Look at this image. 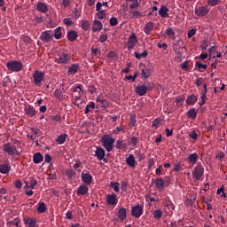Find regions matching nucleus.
I'll use <instances>...</instances> for the list:
<instances>
[{"mask_svg": "<svg viewBox=\"0 0 227 227\" xmlns=\"http://www.w3.org/2000/svg\"><path fill=\"white\" fill-rule=\"evenodd\" d=\"M114 141L116 140L109 135H105L101 137L102 146H104L106 152H113V148H114Z\"/></svg>", "mask_w": 227, "mask_h": 227, "instance_id": "f257e3e1", "label": "nucleus"}, {"mask_svg": "<svg viewBox=\"0 0 227 227\" xmlns=\"http://www.w3.org/2000/svg\"><path fill=\"white\" fill-rule=\"evenodd\" d=\"M6 67L9 72H20L24 66L22 65V62L19 60H11L6 63Z\"/></svg>", "mask_w": 227, "mask_h": 227, "instance_id": "f03ea898", "label": "nucleus"}, {"mask_svg": "<svg viewBox=\"0 0 227 227\" xmlns=\"http://www.w3.org/2000/svg\"><path fill=\"white\" fill-rule=\"evenodd\" d=\"M3 150L7 155H20V152L17 150V147L10 144L4 145Z\"/></svg>", "mask_w": 227, "mask_h": 227, "instance_id": "7ed1b4c3", "label": "nucleus"}, {"mask_svg": "<svg viewBox=\"0 0 227 227\" xmlns=\"http://www.w3.org/2000/svg\"><path fill=\"white\" fill-rule=\"evenodd\" d=\"M208 12H210V10L207 6H200L195 8V15L198 17H206V15H208Z\"/></svg>", "mask_w": 227, "mask_h": 227, "instance_id": "20e7f679", "label": "nucleus"}, {"mask_svg": "<svg viewBox=\"0 0 227 227\" xmlns=\"http://www.w3.org/2000/svg\"><path fill=\"white\" fill-rule=\"evenodd\" d=\"M32 134H27V137L31 139L32 141H36L40 136H42V130L36 129V128H31Z\"/></svg>", "mask_w": 227, "mask_h": 227, "instance_id": "39448f33", "label": "nucleus"}, {"mask_svg": "<svg viewBox=\"0 0 227 227\" xmlns=\"http://www.w3.org/2000/svg\"><path fill=\"white\" fill-rule=\"evenodd\" d=\"M56 63H59L61 65H67L68 61H70V55L67 53L60 54L58 58L55 59Z\"/></svg>", "mask_w": 227, "mask_h": 227, "instance_id": "423d86ee", "label": "nucleus"}, {"mask_svg": "<svg viewBox=\"0 0 227 227\" xmlns=\"http://www.w3.org/2000/svg\"><path fill=\"white\" fill-rule=\"evenodd\" d=\"M33 79L35 86H40V84H42V81H43V73L35 71L33 74Z\"/></svg>", "mask_w": 227, "mask_h": 227, "instance_id": "0eeeda50", "label": "nucleus"}, {"mask_svg": "<svg viewBox=\"0 0 227 227\" xmlns=\"http://www.w3.org/2000/svg\"><path fill=\"white\" fill-rule=\"evenodd\" d=\"M12 171V166L10 165V161H4L0 164V173L2 175H8Z\"/></svg>", "mask_w": 227, "mask_h": 227, "instance_id": "6e6552de", "label": "nucleus"}, {"mask_svg": "<svg viewBox=\"0 0 227 227\" xmlns=\"http://www.w3.org/2000/svg\"><path fill=\"white\" fill-rule=\"evenodd\" d=\"M25 114L28 116V118H33V116L36 115V109H35V106L31 105H27L24 108Z\"/></svg>", "mask_w": 227, "mask_h": 227, "instance_id": "1a4fd4ad", "label": "nucleus"}, {"mask_svg": "<svg viewBox=\"0 0 227 227\" xmlns=\"http://www.w3.org/2000/svg\"><path fill=\"white\" fill-rule=\"evenodd\" d=\"M147 91H148V87H146V85L145 84L138 85L135 88V93H137V95H139V97H145Z\"/></svg>", "mask_w": 227, "mask_h": 227, "instance_id": "9d476101", "label": "nucleus"}, {"mask_svg": "<svg viewBox=\"0 0 227 227\" xmlns=\"http://www.w3.org/2000/svg\"><path fill=\"white\" fill-rule=\"evenodd\" d=\"M204 168L202 166H198L192 172L194 180H200L203 176Z\"/></svg>", "mask_w": 227, "mask_h": 227, "instance_id": "9b49d317", "label": "nucleus"}, {"mask_svg": "<svg viewBox=\"0 0 227 227\" xmlns=\"http://www.w3.org/2000/svg\"><path fill=\"white\" fill-rule=\"evenodd\" d=\"M131 215L138 219V217H141L143 215V207L139 205L135 206L131 209Z\"/></svg>", "mask_w": 227, "mask_h": 227, "instance_id": "f8f14e48", "label": "nucleus"}, {"mask_svg": "<svg viewBox=\"0 0 227 227\" xmlns=\"http://www.w3.org/2000/svg\"><path fill=\"white\" fill-rule=\"evenodd\" d=\"M81 178L86 185H91V182H93V176L90 175V172H82L81 175Z\"/></svg>", "mask_w": 227, "mask_h": 227, "instance_id": "ddd939ff", "label": "nucleus"}, {"mask_svg": "<svg viewBox=\"0 0 227 227\" xmlns=\"http://www.w3.org/2000/svg\"><path fill=\"white\" fill-rule=\"evenodd\" d=\"M51 33V30L43 32L40 35V40H42V42H45V43H49V42H51V38H52V34Z\"/></svg>", "mask_w": 227, "mask_h": 227, "instance_id": "4468645a", "label": "nucleus"}, {"mask_svg": "<svg viewBox=\"0 0 227 227\" xmlns=\"http://www.w3.org/2000/svg\"><path fill=\"white\" fill-rule=\"evenodd\" d=\"M136 43H137V38L136 37V34H132L128 40V49L129 51H131V49H134L136 46Z\"/></svg>", "mask_w": 227, "mask_h": 227, "instance_id": "2eb2a0df", "label": "nucleus"}, {"mask_svg": "<svg viewBox=\"0 0 227 227\" xmlns=\"http://www.w3.org/2000/svg\"><path fill=\"white\" fill-rule=\"evenodd\" d=\"M209 56L213 59H215V58H222L223 55L221 54V51H217V47L216 46H212L209 49Z\"/></svg>", "mask_w": 227, "mask_h": 227, "instance_id": "dca6fc26", "label": "nucleus"}, {"mask_svg": "<svg viewBox=\"0 0 227 227\" xmlns=\"http://www.w3.org/2000/svg\"><path fill=\"white\" fill-rule=\"evenodd\" d=\"M106 203L107 205H117L118 199L116 197V194H109L106 196Z\"/></svg>", "mask_w": 227, "mask_h": 227, "instance_id": "f3484780", "label": "nucleus"}, {"mask_svg": "<svg viewBox=\"0 0 227 227\" xmlns=\"http://www.w3.org/2000/svg\"><path fill=\"white\" fill-rule=\"evenodd\" d=\"M37 12H41V13H47L49 12V7L43 2H38L36 4Z\"/></svg>", "mask_w": 227, "mask_h": 227, "instance_id": "a211bd4d", "label": "nucleus"}, {"mask_svg": "<svg viewBox=\"0 0 227 227\" xmlns=\"http://www.w3.org/2000/svg\"><path fill=\"white\" fill-rule=\"evenodd\" d=\"M155 185L158 191L162 192L164 191L165 182L162 177H158L155 179Z\"/></svg>", "mask_w": 227, "mask_h": 227, "instance_id": "6ab92c4d", "label": "nucleus"}, {"mask_svg": "<svg viewBox=\"0 0 227 227\" xmlns=\"http://www.w3.org/2000/svg\"><path fill=\"white\" fill-rule=\"evenodd\" d=\"M96 11L98 12L97 13L98 17L99 19H104V17H106V11H102V3L98 2L96 4Z\"/></svg>", "mask_w": 227, "mask_h": 227, "instance_id": "aec40b11", "label": "nucleus"}, {"mask_svg": "<svg viewBox=\"0 0 227 227\" xmlns=\"http://www.w3.org/2000/svg\"><path fill=\"white\" fill-rule=\"evenodd\" d=\"M90 191V189L86 186V184H82L78 187L76 191L77 196H84Z\"/></svg>", "mask_w": 227, "mask_h": 227, "instance_id": "412c9836", "label": "nucleus"}, {"mask_svg": "<svg viewBox=\"0 0 227 227\" xmlns=\"http://www.w3.org/2000/svg\"><path fill=\"white\" fill-rule=\"evenodd\" d=\"M95 155L98 160H102L106 157V151L102 147H96Z\"/></svg>", "mask_w": 227, "mask_h": 227, "instance_id": "4be33fe9", "label": "nucleus"}, {"mask_svg": "<svg viewBox=\"0 0 227 227\" xmlns=\"http://www.w3.org/2000/svg\"><path fill=\"white\" fill-rule=\"evenodd\" d=\"M25 187H27V189H35V186L38 184V182L36 181V179L30 177L29 181H25Z\"/></svg>", "mask_w": 227, "mask_h": 227, "instance_id": "5701e85b", "label": "nucleus"}, {"mask_svg": "<svg viewBox=\"0 0 227 227\" xmlns=\"http://www.w3.org/2000/svg\"><path fill=\"white\" fill-rule=\"evenodd\" d=\"M117 216L120 221H125L127 219V209L125 207H121L118 210Z\"/></svg>", "mask_w": 227, "mask_h": 227, "instance_id": "b1692460", "label": "nucleus"}, {"mask_svg": "<svg viewBox=\"0 0 227 227\" xmlns=\"http://www.w3.org/2000/svg\"><path fill=\"white\" fill-rule=\"evenodd\" d=\"M130 19H141L143 17V12L137 10L129 11Z\"/></svg>", "mask_w": 227, "mask_h": 227, "instance_id": "393cba45", "label": "nucleus"}, {"mask_svg": "<svg viewBox=\"0 0 227 227\" xmlns=\"http://www.w3.org/2000/svg\"><path fill=\"white\" fill-rule=\"evenodd\" d=\"M24 223H25L26 227H35L36 226V219L25 218Z\"/></svg>", "mask_w": 227, "mask_h": 227, "instance_id": "a878e982", "label": "nucleus"}, {"mask_svg": "<svg viewBox=\"0 0 227 227\" xmlns=\"http://www.w3.org/2000/svg\"><path fill=\"white\" fill-rule=\"evenodd\" d=\"M198 153H194L192 154H188V160L190 162V164H192V166H194V164H196V162H198Z\"/></svg>", "mask_w": 227, "mask_h": 227, "instance_id": "bb28decb", "label": "nucleus"}, {"mask_svg": "<svg viewBox=\"0 0 227 227\" xmlns=\"http://www.w3.org/2000/svg\"><path fill=\"white\" fill-rule=\"evenodd\" d=\"M168 12H169V9L166 6H161L160 9L159 10L158 13L160 17H162L163 19L166 17H169V14H168Z\"/></svg>", "mask_w": 227, "mask_h": 227, "instance_id": "cd10ccee", "label": "nucleus"}, {"mask_svg": "<svg viewBox=\"0 0 227 227\" xmlns=\"http://www.w3.org/2000/svg\"><path fill=\"white\" fill-rule=\"evenodd\" d=\"M198 102V97H196L194 94L190 95L186 99L187 106H192Z\"/></svg>", "mask_w": 227, "mask_h": 227, "instance_id": "c85d7f7f", "label": "nucleus"}, {"mask_svg": "<svg viewBox=\"0 0 227 227\" xmlns=\"http://www.w3.org/2000/svg\"><path fill=\"white\" fill-rule=\"evenodd\" d=\"M126 163L129 168H134L136 166V158H134L133 154H130L127 159H126Z\"/></svg>", "mask_w": 227, "mask_h": 227, "instance_id": "c756f323", "label": "nucleus"}, {"mask_svg": "<svg viewBox=\"0 0 227 227\" xmlns=\"http://www.w3.org/2000/svg\"><path fill=\"white\" fill-rule=\"evenodd\" d=\"M154 26H155V24H153V22H152V21L148 22L144 28L145 35H150V33H152V31H153Z\"/></svg>", "mask_w": 227, "mask_h": 227, "instance_id": "7c9ffc66", "label": "nucleus"}, {"mask_svg": "<svg viewBox=\"0 0 227 227\" xmlns=\"http://www.w3.org/2000/svg\"><path fill=\"white\" fill-rule=\"evenodd\" d=\"M100 30H102V22H100L99 20H94L92 31L94 33H97V31Z\"/></svg>", "mask_w": 227, "mask_h": 227, "instance_id": "2f4dec72", "label": "nucleus"}, {"mask_svg": "<svg viewBox=\"0 0 227 227\" xmlns=\"http://www.w3.org/2000/svg\"><path fill=\"white\" fill-rule=\"evenodd\" d=\"M43 160V156L42 155V153H36L35 154H34L33 161L35 162V164H40V162H42Z\"/></svg>", "mask_w": 227, "mask_h": 227, "instance_id": "473e14b6", "label": "nucleus"}, {"mask_svg": "<svg viewBox=\"0 0 227 227\" xmlns=\"http://www.w3.org/2000/svg\"><path fill=\"white\" fill-rule=\"evenodd\" d=\"M69 42H75L77 40V32L71 30L67 33Z\"/></svg>", "mask_w": 227, "mask_h": 227, "instance_id": "72a5a7b5", "label": "nucleus"}, {"mask_svg": "<svg viewBox=\"0 0 227 227\" xmlns=\"http://www.w3.org/2000/svg\"><path fill=\"white\" fill-rule=\"evenodd\" d=\"M67 137H68V135L67 134H61L59 135L57 139H56V143L58 145H63L65 143V141H67Z\"/></svg>", "mask_w": 227, "mask_h": 227, "instance_id": "f704fd0d", "label": "nucleus"}, {"mask_svg": "<svg viewBox=\"0 0 227 227\" xmlns=\"http://www.w3.org/2000/svg\"><path fill=\"white\" fill-rule=\"evenodd\" d=\"M77 72H79V66L78 65L73 64V65H71V67H69V68H68V73L69 74H77Z\"/></svg>", "mask_w": 227, "mask_h": 227, "instance_id": "c9c22d12", "label": "nucleus"}, {"mask_svg": "<svg viewBox=\"0 0 227 227\" xmlns=\"http://www.w3.org/2000/svg\"><path fill=\"white\" fill-rule=\"evenodd\" d=\"M197 115H198V112L196 111V108H192L188 111V118L194 120Z\"/></svg>", "mask_w": 227, "mask_h": 227, "instance_id": "e433bc0d", "label": "nucleus"}, {"mask_svg": "<svg viewBox=\"0 0 227 227\" xmlns=\"http://www.w3.org/2000/svg\"><path fill=\"white\" fill-rule=\"evenodd\" d=\"M81 27L83 29V31H88V29H90V21L86 20H82Z\"/></svg>", "mask_w": 227, "mask_h": 227, "instance_id": "4c0bfd02", "label": "nucleus"}, {"mask_svg": "<svg viewBox=\"0 0 227 227\" xmlns=\"http://www.w3.org/2000/svg\"><path fill=\"white\" fill-rule=\"evenodd\" d=\"M61 27H57L55 29V33L52 34V36H54V38H56V40H59V38H61Z\"/></svg>", "mask_w": 227, "mask_h": 227, "instance_id": "58836bf2", "label": "nucleus"}, {"mask_svg": "<svg viewBox=\"0 0 227 227\" xmlns=\"http://www.w3.org/2000/svg\"><path fill=\"white\" fill-rule=\"evenodd\" d=\"M47 210V207H45V203L41 202L37 207V212L39 214H43Z\"/></svg>", "mask_w": 227, "mask_h": 227, "instance_id": "ea45409f", "label": "nucleus"}, {"mask_svg": "<svg viewBox=\"0 0 227 227\" xmlns=\"http://www.w3.org/2000/svg\"><path fill=\"white\" fill-rule=\"evenodd\" d=\"M148 56V51H144L142 53H137V51H135V57L137 59H141V58H146Z\"/></svg>", "mask_w": 227, "mask_h": 227, "instance_id": "a19ab883", "label": "nucleus"}, {"mask_svg": "<svg viewBox=\"0 0 227 227\" xmlns=\"http://www.w3.org/2000/svg\"><path fill=\"white\" fill-rule=\"evenodd\" d=\"M153 215L154 219H160L162 217V211L160 209L154 210Z\"/></svg>", "mask_w": 227, "mask_h": 227, "instance_id": "79ce46f5", "label": "nucleus"}, {"mask_svg": "<svg viewBox=\"0 0 227 227\" xmlns=\"http://www.w3.org/2000/svg\"><path fill=\"white\" fill-rule=\"evenodd\" d=\"M110 187H112L115 192H120V183H111Z\"/></svg>", "mask_w": 227, "mask_h": 227, "instance_id": "37998d69", "label": "nucleus"}, {"mask_svg": "<svg viewBox=\"0 0 227 227\" xmlns=\"http://www.w3.org/2000/svg\"><path fill=\"white\" fill-rule=\"evenodd\" d=\"M208 6H217L221 3V0H207Z\"/></svg>", "mask_w": 227, "mask_h": 227, "instance_id": "c03bdc74", "label": "nucleus"}, {"mask_svg": "<svg viewBox=\"0 0 227 227\" xmlns=\"http://www.w3.org/2000/svg\"><path fill=\"white\" fill-rule=\"evenodd\" d=\"M142 75L144 79H148V77H150L151 75L150 69L148 68L142 69Z\"/></svg>", "mask_w": 227, "mask_h": 227, "instance_id": "a18cd8bd", "label": "nucleus"}, {"mask_svg": "<svg viewBox=\"0 0 227 227\" xmlns=\"http://www.w3.org/2000/svg\"><path fill=\"white\" fill-rule=\"evenodd\" d=\"M139 4H140V2L139 1H137L135 3H132L130 5H129V11H133V10H136L137 8H139Z\"/></svg>", "mask_w": 227, "mask_h": 227, "instance_id": "49530a36", "label": "nucleus"}, {"mask_svg": "<svg viewBox=\"0 0 227 227\" xmlns=\"http://www.w3.org/2000/svg\"><path fill=\"white\" fill-rule=\"evenodd\" d=\"M137 121L136 120V114H131L130 115V121H129V126L134 127L136 125V122Z\"/></svg>", "mask_w": 227, "mask_h": 227, "instance_id": "de8ad7c7", "label": "nucleus"}, {"mask_svg": "<svg viewBox=\"0 0 227 227\" xmlns=\"http://www.w3.org/2000/svg\"><path fill=\"white\" fill-rule=\"evenodd\" d=\"M63 22L66 26H72V24H74V21H72V18H66L63 20Z\"/></svg>", "mask_w": 227, "mask_h": 227, "instance_id": "09e8293b", "label": "nucleus"}, {"mask_svg": "<svg viewBox=\"0 0 227 227\" xmlns=\"http://www.w3.org/2000/svg\"><path fill=\"white\" fill-rule=\"evenodd\" d=\"M96 102H100V104H102L103 107H106V106L107 104V101H106V99H104L100 97L97 98Z\"/></svg>", "mask_w": 227, "mask_h": 227, "instance_id": "8fccbe9b", "label": "nucleus"}, {"mask_svg": "<svg viewBox=\"0 0 227 227\" xmlns=\"http://www.w3.org/2000/svg\"><path fill=\"white\" fill-rule=\"evenodd\" d=\"M195 67H196L197 68H199V69L203 68V70H207V65L201 64V62H197V63L195 64Z\"/></svg>", "mask_w": 227, "mask_h": 227, "instance_id": "3c124183", "label": "nucleus"}, {"mask_svg": "<svg viewBox=\"0 0 227 227\" xmlns=\"http://www.w3.org/2000/svg\"><path fill=\"white\" fill-rule=\"evenodd\" d=\"M166 35H168V36H175V31H173V28L168 27L166 30Z\"/></svg>", "mask_w": 227, "mask_h": 227, "instance_id": "603ef678", "label": "nucleus"}, {"mask_svg": "<svg viewBox=\"0 0 227 227\" xmlns=\"http://www.w3.org/2000/svg\"><path fill=\"white\" fill-rule=\"evenodd\" d=\"M14 187L16 189H22V182L20 180H16L14 182Z\"/></svg>", "mask_w": 227, "mask_h": 227, "instance_id": "864d4df0", "label": "nucleus"}, {"mask_svg": "<svg viewBox=\"0 0 227 227\" xmlns=\"http://www.w3.org/2000/svg\"><path fill=\"white\" fill-rule=\"evenodd\" d=\"M54 94H55V97L57 98H59V100H61V98H63V95L61 94V90H55Z\"/></svg>", "mask_w": 227, "mask_h": 227, "instance_id": "5fc2aeb1", "label": "nucleus"}, {"mask_svg": "<svg viewBox=\"0 0 227 227\" xmlns=\"http://www.w3.org/2000/svg\"><path fill=\"white\" fill-rule=\"evenodd\" d=\"M160 123H162V121L160 119H155L153 121V127H159V125H160Z\"/></svg>", "mask_w": 227, "mask_h": 227, "instance_id": "6e6d98bb", "label": "nucleus"}, {"mask_svg": "<svg viewBox=\"0 0 227 227\" xmlns=\"http://www.w3.org/2000/svg\"><path fill=\"white\" fill-rule=\"evenodd\" d=\"M187 35H188V38H192V36L196 35V29L192 28L191 30H189Z\"/></svg>", "mask_w": 227, "mask_h": 227, "instance_id": "4d7b16f0", "label": "nucleus"}, {"mask_svg": "<svg viewBox=\"0 0 227 227\" xmlns=\"http://www.w3.org/2000/svg\"><path fill=\"white\" fill-rule=\"evenodd\" d=\"M118 24V19L115 17L110 19V26H116Z\"/></svg>", "mask_w": 227, "mask_h": 227, "instance_id": "13d9d810", "label": "nucleus"}, {"mask_svg": "<svg viewBox=\"0 0 227 227\" xmlns=\"http://www.w3.org/2000/svg\"><path fill=\"white\" fill-rule=\"evenodd\" d=\"M136 77H137V73H135L134 75L126 76L127 81H136Z\"/></svg>", "mask_w": 227, "mask_h": 227, "instance_id": "bf43d9fd", "label": "nucleus"}, {"mask_svg": "<svg viewBox=\"0 0 227 227\" xmlns=\"http://www.w3.org/2000/svg\"><path fill=\"white\" fill-rule=\"evenodd\" d=\"M144 86H146L147 91H148V90H153L154 84L153 82H151L145 83Z\"/></svg>", "mask_w": 227, "mask_h": 227, "instance_id": "052dcab7", "label": "nucleus"}, {"mask_svg": "<svg viewBox=\"0 0 227 227\" xmlns=\"http://www.w3.org/2000/svg\"><path fill=\"white\" fill-rule=\"evenodd\" d=\"M119 132H125V129H123V127H117L114 131V134H118Z\"/></svg>", "mask_w": 227, "mask_h": 227, "instance_id": "680f3d73", "label": "nucleus"}, {"mask_svg": "<svg viewBox=\"0 0 227 227\" xmlns=\"http://www.w3.org/2000/svg\"><path fill=\"white\" fill-rule=\"evenodd\" d=\"M62 6L63 8H67V6H70V0H62Z\"/></svg>", "mask_w": 227, "mask_h": 227, "instance_id": "e2e57ef3", "label": "nucleus"}, {"mask_svg": "<svg viewBox=\"0 0 227 227\" xmlns=\"http://www.w3.org/2000/svg\"><path fill=\"white\" fill-rule=\"evenodd\" d=\"M88 91H90V93H97V88H95V86H90L88 89Z\"/></svg>", "mask_w": 227, "mask_h": 227, "instance_id": "0e129e2a", "label": "nucleus"}, {"mask_svg": "<svg viewBox=\"0 0 227 227\" xmlns=\"http://www.w3.org/2000/svg\"><path fill=\"white\" fill-rule=\"evenodd\" d=\"M190 137L192 139H198V133H196V131H192L191 134H190Z\"/></svg>", "mask_w": 227, "mask_h": 227, "instance_id": "69168bd1", "label": "nucleus"}, {"mask_svg": "<svg viewBox=\"0 0 227 227\" xmlns=\"http://www.w3.org/2000/svg\"><path fill=\"white\" fill-rule=\"evenodd\" d=\"M107 40V35H102L99 36V42H106Z\"/></svg>", "mask_w": 227, "mask_h": 227, "instance_id": "338daca9", "label": "nucleus"}, {"mask_svg": "<svg viewBox=\"0 0 227 227\" xmlns=\"http://www.w3.org/2000/svg\"><path fill=\"white\" fill-rule=\"evenodd\" d=\"M44 160L45 162H51V160H52V157H51L49 154H45L44 156Z\"/></svg>", "mask_w": 227, "mask_h": 227, "instance_id": "774afa93", "label": "nucleus"}]
</instances>
